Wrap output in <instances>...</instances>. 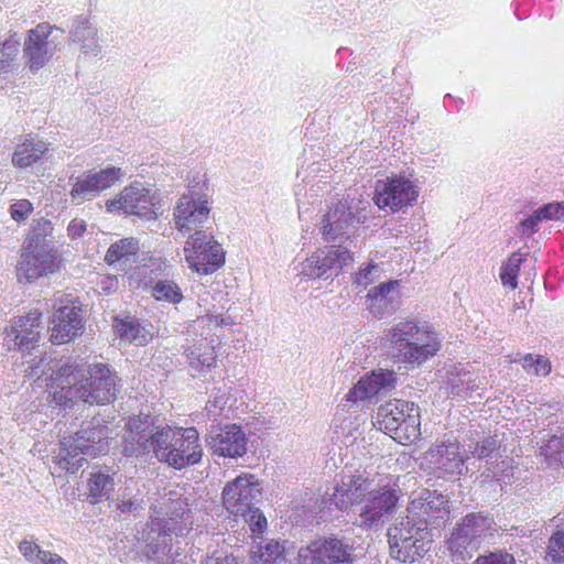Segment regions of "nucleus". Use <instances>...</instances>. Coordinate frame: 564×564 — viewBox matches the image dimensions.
I'll list each match as a JSON object with an SVG mask.
<instances>
[{"label":"nucleus","instance_id":"nucleus-1","mask_svg":"<svg viewBox=\"0 0 564 564\" xmlns=\"http://www.w3.org/2000/svg\"><path fill=\"white\" fill-rule=\"evenodd\" d=\"M400 497L401 490L392 476L364 468L345 475L323 503L328 510L339 511L350 506L355 523L362 529H373L389 520Z\"/></svg>","mask_w":564,"mask_h":564},{"label":"nucleus","instance_id":"nucleus-2","mask_svg":"<svg viewBox=\"0 0 564 564\" xmlns=\"http://www.w3.org/2000/svg\"><path fill=\"white\" fill-rule=\"evenodd\" d=\"M122 452L126 456L135 457L152 454L159 462L175 469L197 464L203 455L195 427L159 426L148 414L129 419Z\"/></svg>","mask_w":564,"mask_h":564},{"label":"nucleus","instance_id":"nucleus-3","mask_svg":"<svg viewBox=\"0 0 564 564\" xmlns=\"http://www.w3.org/2000/svg\"><path fill=\"white\" fill-rule=\"evenodd\" d=\"M44 359L30 365L25 372L29 377L41 378L52 370L51 402L63 408H70L77 400L93 404H108L116 400L121 384L117 373L104 364L84 365L65 362L57 370L41 369Z\"/></svg>","mask_w":564,"mask_h":564},{"label":"nucleus","instance_id":"nucleus-4","mask_svg":"<svg viewBox=\"0 0 564 564\" xmlns=\"http://www.w3.org/2000/svg\"><path fill=\"white\" fill-rule=\"evenodd\" d=\"M383 345L399 364L419 367L436 355L441 344L437 335L414 318H404L383 332Z\"/></svg>","mask_w":564,"mask_h":564},{"label":"nucleus","instance_id":"nucleus-5","mask_svg":"<svg viewBox=\"0 0 564 564\" xmlns=\"http://www.w3.org/2000/svg\"><path fill=\"white\" fill-rule=\"evenodd\" d=\"M261 497L262 488L252 474L237 476L221 492L224 508L234 517H241L254 538H260L267 529V519L257 507Z\"/></svg>","mask_w":564,"mask_h":564},{"label":"nucleus","instance_id":"nucleus-6","mask_svg":"<svg viewBox=\"0 0 564 564\" xmlns=\"http://www.w3.org/2000/svg\"><path fill=\"white\" fill-rule=\"evenodd\" d=\"M191 510L181 499L171 503L169 518L151 522L148 533L147 556L160 564H175L177 550L172 545V533L182 536L192 528Z\"/></svg>","mask_w":564,"mask_h":564},{"label":"nucleus","instance_id":"nucleus-7","mask_svg":"<svg viewBox=\"0 0 564 564\" xmlns=\"http://www.w3.org/2000/svg\"><path fill=\"white\" fill-rule=\"evenodd\" d=\"M496 522L482 511L470 512L462 517L446 539V550L453 562H465L473 557L482 542L495 535Z\"/></svg>","mask_w":564,"mask_h":564},{"label":"nucleus","instance_id":"nucleus-8","mask_svg":"<svg viewBox=\"0 0 564 564\" xmlns=\"http://www.w3.org/2000/svg\"><path fill=\"white\" fill-rule=\"evenodd\" d=\"M107 436V426L100 419L84 422L74 436L61 441L56 464L63 470L76 473L86 463L84 455L95 456L105 449L102 442Z\"/></svg>","mask_w":564,"mask_h":564},{"label":"nucleus","instance_id":"nucleus-9","mask_svg":"<svg viewBox=\"0 0 564 564\" xmlns=\"http://www.w3.org/2000/svg\"><path fill=\"white\" fill-rule=\"evenodd\" d=\"M164 199L161 191L142 181L126 185L118 195L106 202L109 213L135 216L144 220H156L162 213Z\"/></svg>","mask_w":564,"mask_h":564},{"label":"nucleus","instance_id":"nucleus-10","mask_svg":"<svg viewBox=\"0 0 564 564\" xmlns=\"http://www.w3.org/2000/svg\"><path fill=\"white\" fill-rule=\"evenodd\" d=\"M376 424L399 443H413L421 435L420 409L413 402L391 400L379 406Z\"/></svg>","mask_w":564,"mask_h":564},{"label":"nucleus","instance_id":"nucleus-11","mask_svg":"<svg viewBox=\"0 0 564 564\" xmlns=\"http://www.w3.org/2000/svg\"><path fill=\"white\" fill-rule=\"evenodd\" d=\"M369 202L355 199L334 203L322 219L321 234L325 241L343 243L354 237L369 216Z\"/></svg>","mask_w":564,"mask_h":564},{"label":"nucleus","instance_id":"nucleus-12","mask_svg":"<svg viewBox=\"0 0 564 564\" xmlns=\"http://www.w3.org/2000/svg\"><path fill=\"white\" fill-rule=\"evenodd\" d=\"M417 197L419 187L414 182L399 175L378 180L372 199L378 208L394 214L412 206Z\"/></svg>","mask_w":564,"mask_h":564},{"label":"nucleus","instance_id":"nucleus-13","mask_svg":"<svg viewBox=\"0 0 564 564\" xmlns=\"http://www.w3.org/2000/svg\"><path fill=\"white\" fill-rule=\"evenodd\" d=\"M210 205L206 194L189 188L178 198L174 212V226L180 234L186 236L195 228L202 227L209 218Z\"/></svg>","mask_w":564,"mask_h":564},{"label":"nucleus","instance_id":"nucleus-14","mask_svg":"<svg viewBox=\"0 0 564 564\" xmlns=\"http://www.w3.org/2000/svg\"><path fill=\"white\" fill-rule=\"evenodd\" d=\"M408 512L416 521L426 522L427 530L436 529L448 518V499L436 490L423 488L411 494Z\"/></svg>","mask_w":564,"mask_h":564},{"label":"nucleus","instance_id":"nucleus-15","mask_svg":"<svg viewBox=\"0 0 564 564\" xmlns=\"http://www.w3.org/2000/svg\"><path fill=\"white\" fill-rule=\"evenodd\" d=\"M533 205V202L528 203V212L517 214L516 235L525 242L545 231L549 223H564V200L550 202L536 208Z\"/></svg>","mask_w":564,"mask_h":564},{"label":"nucleus","instance_id":"nucleus-16","mask_svg":"<svg viewBox=\"0 0 564 564\" xmlns=\"http://www.w3.org/2000/svg\"><path fill=\"white\" fill-rule=\"evenodd\" d=\"M123 176L124 172L117 166H107L99 171H85L74 180L69 196L76 204L93 200L121 181Z\"/></svg>","mask_w":564,"mask_h":564},{"label":"nucleus","instance_id":"nucleus-17","mask_svg":"<svg viewBox=\"0 0 564 564\" xmlns=\"http://www.w3.org/2000/svg\"><path fill=\"white\" fill-rule=\"evenodd\" d=\"M354 546L345 540L326 538L299 551V564H351Z\"/></svg>","mask_w":564,"mask_h":564},{"label":"nucleus","instance_id":"nucleus-18","mask_svg":"<svg viewBox=\"0 0 564 564\" xmlns=\"http://www.w3.org/2000/svg\"><path fill=\"white\" fill-rule=\"evenodd\" d=\"M61 263L58 249H24L15 265L18 282L32 283L57 271Z\"/></svg>","mask_w":564,"mask_h":564},{"label":"nucleus","instance_id":"nucleus-19","mask_svg":"<svg viewBox=\"0 0 564 564\" xmlns=\"http://www.w3.org/2000/svg\"><path fill=\"white\" fill-rule=\"evenodd\" d=\"M420 465L437 478H446L462 474L464 459L457 442H441L424 453Z\"/></svg>","mask_w":564,"mask_h":564},{"label":"nucleus","instance_id":"nucleus-20","mask_svg":"<svg viewBox=\"0 0 564 564\" xmlns=\"http://www.w3.org/2000/svg\"><path fill=\"white\" fill-rule=\"evenodd\" d=\"M52 31L53 26L48 23H40L28 33L23 54L32 73L44 67L55 54L56 44L48 40Z\"/></svg>","mask_w":564,"mask_h":564},{"label":"nucleus","instance_id":"nucleus-21","mask_svg":"<svg viewBox=\"0 0 564 564\" xmlns=\"http://www.w3.org/2000/svg\"><path fill=\"white\" fill-rule=\"evenodd\" d=\"M80 308L75 305H62L55 308L51 319L50 340L61 345L73 340L84 327Z\"/></svg>","mask_w":564,"mask_h":564},{"label":"nucleus","instance_id":"nucleus-22","mask_svg":"<svg viewBox=\"0 0 564 564\" xmlns=\"http://www.w3.org/2000/svg\"><path fill=\"white\" fill-rule=\"evenodd\" d=\"M207 442L213 453L218 456L237 458L247 453L246 434L236 424L212 431Z\"/></svg>","mask_w":564,"mask_h":564},{"label":"nucleus","instance_id":"nucleus-23","mask_svg":"<svg viewBox=\"0 0 564 564\" xmlns=\"http://www.w3.org/2000/svg\"><path fill=\"white\" fill-rule=\"evenodd\" d=\"M399 281L390 280L371 288L366 295V306L377 318L393 314L400 306Z\"/></svg>","mask_w":564,"mask_h":564},{"label":"nucleus","instance_id":"nucleus-24","mask_svg":"<svg viewBox=\"0 0 564 564\" xmlns=\"http://www.w3.org/2000/svg\"><path fill=\"white\" fill-rule=\"evenodd\" d=\"M397 377L392 370L378 369L362 377L347 394V401L357 402L375 397L376 394L392 390Z\"/></svg>","mask_w":564,"mask_h":564},{"label":"nucleus","instance_id":"nucleus-25","mask_svg":"<svg viewBox=\"0 0 564 564\" xmlns=\"http://www.w3.org/2000/svg\"><path fill=\"white\" fill-rule=\"evenodd\" d=\"M397 377L392 370L378 369L362 377L347 394V401L357 402L375 397L376 394L392 390Z\"/></svg>","mask_w":564,"mask_h":564},{"label":"nucleus","instance_id":"nucleus-26","mask_svg":"<svg viewBox=\"0 0 564 564\" xmlns=\"http://www.w3.org/2000/svg\"><path fill=\"white\" fill-rule=\"evenodd\" d=\"M348 260H350L348 249H316L302 263V273L312 279L322 278L328 270L341 269Z\"/></svg>","mask_w":564,"mask_h":564},{"label":"nucleus","instance_id":"nucleus-27","mask_svg":"<svg viewBox=\"0 0 564 564\" xmlns=\"http://www.w3.org/2000/svg\"><path fill=\"white\" fill-rule=\"evenodd\" d=\"M41 315L39 310L31 311L26 316H21L7 329V336L21 351L35 347L41 334Z\"/></svg>","mask_w":564,"mask_h":564},{"label":"nucleus","instance_id":"nucleus-28","mask_svg":"<svg viewBox=\"0 0 564 564\" xmlns=\"http://www.w3.org/2000/svg\"><path fill=\"white\" fill-rule=\"evenodd\" d=\"M50 152V144L32 134L17 145L12 154V164L19 169H26L42 162Z\"/></svg>","mask_w":564,"mask_h":564},{"label":"nucleus","instance_id":"nucleus-29","mask_svg":"<svg viewBox=\"0 0 564 564\" xmlns=\"http://www.w3.org/2000/svg\"><path fill=\"white\" fill-rule=\"evenodd\" d=\"M394 532V546L390 549V555L392 558L402 563H413L419 558H422L431 549L432 535L431 536H419L414 540H401L402 534L398 536L399 532Z\"/></svg>","mask_w":564,"mask_h":564},{"label":"nucleus","instance_id":"nucleus-30","mask_svg":"<svg viewBox=\"0 0 564 564\" xmlns=\"http://www.w3.org/2000/svg\"><path fill=\"white\" fill-rule=\"evenodd\" d=\"M185 260L191 269L207 275L218 270L225 263L223 249H184Z\"/></svg>","mask_w":564,"mask_h":564},{"label":"nucleus","instance_id":"nucleus-31","mask_svg":"<svg viewBox=\"0 0 564 564\" xmlns=\"http://www.w3.org/2000/svg\"><path fill=\"white\" fill-rule=\"evenodd\" d=\"M447 383L453 394L464 399H474V393L481 398L480 390L485 389L482 381L474 372L458 367L449 371Z\"/></svg>","mask_w":564,"mask_h":564},{"label":"nucleus","instance_id":"nucleus-32","mask_svg":"<svg viewBox=\"0 0 564 564\" xmlns=\"http://www.w3.org/2000/svg\"><path fill=\"white\" fill-rule=\"evenodd\" d=\"M397 531L402 534V539L404 541L406 540H414V538L419 536H431V533L426 529V522L424 521H416L415 519L411 518L409 514L406 517H402L395 520V522L388 529L387 535H388V542H389V549L394 546L395 538L394 532ZM400 534H398L399 536Z\"/></svg>","mask_w":564,"mask_h":564},{"label":"nucleus","instance_id":"nucleus-33","mask_svg":"<svg viewBox=\"0 0 564 564\" xmlns=\"http://www.w3.org/2000/svg\"><path fill=\"white\" fill-rule=\"evenodd\" d=\"M216 358L214 346L207 341L194 345L187 352L189 368L198 373H205L214 368Z\"/></svg>","mask_w":564,"mask_h":564},{"label":"nucleus","instance_id":"nucleus-34","mask_svg":"<svg viewBox=\"0 0 564 564\" xmlns=\"http://www.w3.org/2000/svg\"><path fill=\"white\" fill-rule=\"evenodd\" d=\"M285 543H280L275 540L267 541L264 544L260 543L257 550H251V557L262 564H290L288 557L289 552L285 549Z\"/></svg>","mask_w":564,"mask_h":564},{"label":"nucleus","instance_id":"nucleus-35","mask_svg":"<svg viewBox=\"0 0 564 564\" xmlns=\"http://www.w3.org/2000/svg\"><path fill=\"white\" fill-rule=\"evenodd\" d=\"M117 473H109V470L98 469L90 474L87 482L89 498L93 502H98L101 499H109L110 492L115 489Z\"/></svg>","mask_w":564,"mask_h":564},{"label":"nucleus","instance_id":"nucleus-36","mask_svg":"<svg viewBox=\"0 0 564 564\" xmlns=\"http://www.w3.org/2000/svg\"><path fill=\"white\" fill-rule=\"evenodd\" d=\"M113 328L118 337L126 343H133L138 346L148 343V332L133 318H116Z\"/></svg>","mask_w":564,"mask_h":564},{"label":"nucleus","instance_id":"nucleus-37","mask_svg":"<svg viewBox=\"0 0 564 564\" xmlns=\"http://www.w3.org/2000/svg\"><path fill=\"white\" fill-rule=\"evenodd\" d=\"M539 456L543 457L549 467H557L564 464V433L552 436L540 447Z\"/></svg>","mask_w":564,"mask_h":564},{"label":"nucleus","instance_id":"nucleus-38","mask_svg":"<svg viewBox=\"0 0 564 564\" xmlns=\"http://www.w3.org/2000/svg\"><path fill=\"white\" fill-rule=\"evenodd\" d=\"M53 224L45 218L34 219L28 236L25 247H51Z\"/></svg>","mask_w":564,"mask_h":564},{"label":"nucleus","instance_id":"nucleus-39","mask_svg":"<svg viewBox=\"0 0 564 564\" xmlns=\"http://www.w3.org/2000/svg\"><path fill=\"white\" fill-rule=\"evenodd\" d=\"M20 45L21 40L17 33L0 44V74L12 69Z\"/></svg>","mask_w":564,"mask_h":564},{"label":"nucleus","instance_id":"nucleus-40","mask_svg":"<svg viewBox=\"0 0 564 564\" xmlns=\"http://www.w3.org/2000/svg\"><path fill=\"white\" fill-rule=\"evenodd\" d=\"M523 259V254L517 251L513 252L509 257V259L501 265L500 280L505 286L510 288L511 290H514L517 288L518 273Z\"/></svg>","mask_w":564,"mask_h":564},{"label":"nucleus","instance_id":"nucleus-41","mask_svg":"<svg viewBox=\"0 0 564 564\" xmlns=\"http://www.w3.org/2000/svg\"><path fill=\"white\" fill-rule=\"evenodd\" d=\"M319 162H312L306 167L304 165L301 166V169L297 171V178L302 180V183H297L294 186V194L297 198V202L301 203V199L307 196V189L306 187L310 185L311 192H314V182H315V173L318 172L319 169Z\"/></svg>","mask_w":564,"mask_h":564},{"label":"nucleus","instance_id":"nucleus-42","mask_svg":"<svg viewBox=\"0 0 564 564\" xmlns=\"http://www.w3.org/2000/svg\"><path fill=\"white\" fill-rule=\"evenodd\" d=\"M97 28L90 22V17L79 14L73 18L69 28V41L77 43L89 35H96Z\"/></svg>","mask_w":564,"mask_h":564},{"label":"nucleus","instance_id":"nucleus-43","mask_svg":"<svg viewBox=\"0 0 564 564\" xmlns=\"http://www.w3.org/2000/svg\"><path fill=\"white\" fill-rule=\"evenodd\" d=\"M467 446L473 456L484 459L491 457V455L499 448L500 441L496 435L482 436L471 441Z\"/></svg>","mask_w":564,"mask_h":564},{"label":"nucleus","instance_id":"nucleus-44","mask_svg":"<svg viewBox=\"0 0 564 564\" xmlns=\"http://www.w3.org/2000/svg\"><path fill=\"white\" fill-rule=\"evenodd\" d=\"M153 296L158 301H167L171 303H180L183 299L178 285L167 280L156 282L153 288Z\"/></svg>","mask_w":564,"mask_h":564},{"label":"nucleus","instance_id":"nucleus-45","mask_svg":"<svg viewBox=\"0 0 564 564\" xmlns=\"http://www.w3.org/2000/svg\"><path fill=\"white\" fill-rule=\"evenodd\" d=\"M545 558L552 564L564 563V530H558L550 536Z\"/></svg>","mask_w":564,"mask_h":564},{"label":"nucleus","instance_id":"nucleus-46","mask_svg":"<svg viewBox=\"0 0 564 564\" xmlns=\"http://www.w3.org/2000/svg\"><path fill=\"white\" fill-rule=\"evenodd\" d=\"M185 247H221L213 235V231L207 229L195 228L191 234H187Z\"/></svg>","mask_w":564,"mask_h":564},{"label":"nucleus","instance_id":"nucleus-47","mask_svg":"<svg viewBox=\"0 0 564 564\" xmlns=\"http://www.w3.org/2000/svg\"><path fill=\"white\" fill-rule=\"evenodd\" d=\"M523 368L528 373L535 376H547L551 372V362L543 356L525 355L522 361Z\"/></svg>","mask_w":564,"mask_h":564},{"label":"nucleus","instance_id":"nucleus-48","mask_svg":"<svg viewBox=\"0 0 564 564\" xmlns=\"http://www.w3.org/2000/svg\"><path fill=\"white\" fill-rule=\"evenodd\" d=\"M336 67L345 73H352L358 68V61L352 50L340 46L335 53Z\"/></svg>","mask_w":564,"mask_h":564},{"label":"nucleus","instance_id":"nucleus-49","mask_svg":"<svg viewBox=\"0 0 564 564\" xmlns=\"http://www.w3.org/2000/svg\"><path fill=\"white\" fill-rule=\"evenodd\" d=\"M473 564H517V562L512 554L499 550L479 555Z\"/></svg>","mask_w":564,"mask_h":564},{"label":"nucleus","instance_id":"nucleus-50","mask_svg":"<svg viewBox=\"0 0 564 564\" xmlns=\"http://www.w3.org/2000/svg\"><path fill=\"white\" fill-rule=\"evenodd\" d=\"M380 276V268L372 261L361 268L355 275L354 282L360 286H367Z\"/></svg>","mask_w":564,"mask_h":564},{"label":"nucleus","instance_id":"nucleus-51","mask_svg":"<svg viewBox=\"0 0 564 564\" xmlns=\"http://www.w3.org/2000/svg\"><path fill=\"white\" fill-rule=\"evenodd\" d=\"M33 212V206L28 199H20L10 207L11 218L18 223L25 220Z\"/></svg>","mask_w":564,"mask_h":564},{"label":"nucleus","instance_id":"nucleus-52","mask_svg":"<svg viewBox=\"0 0 564 564\" xmlns=\"http://www.w3.org/2000/svg\"><path fill=\"white\" fill-rule=\"evenodd\" d=\"M77 44L80 45V51L86 56L96 57L102 51V46L99 43L98 32H96V35H89L88 37L83 39L82 41L77 42Z\"/></svg>","mask_w":564,"mask_h":564},{"label":"nucleus","instance_id":"nucleus-53","mask_svg":"<svg viewBox=\"0 0 564 564\" xmlns=\"http://www.w3.org/2000/svg\"><path fill=\"white\" fill-rule=\"evenodd\" d=\"M18 549L29 563H35L37 557V551H40V546L34 541L23 539L19 543Z\"/></svg>","mask_w":564,"mask_h":564},{"label":"nucleus","instance_id":"nucleus-54","mask_svg":"<svg viewBox=\"0 0 564 564\" xmlns=\"http://www.w3.org/2000/svg\"><path fill=\"white\" fill-rule=\"evenodd\" d=\"M143 499L134 498V499H116L115 508L121 513H133L140 509H142Z\"/></svg>","mask_w":564,"mask_h":564},{"label":"nucleus","instance_id":"nucleus-55","mask_svg":"<svg viewBox=\"0 0 564 564\" xmlns=\"http://www.w3.org/2000/svg\"><path fill=\"white\" fill-rule=\"evenodd\" d=\"M465 105V100L452 94H445L443 97V107L449 115L459 112Z\"/></svg>","mask_w":564,"mask_h":564},{"label":"nucleus","instance_id":"nucleus-56","mask_svg":"<svg viewBox=\"0 0 564 564\" xmlns=\"http://www.w3.org/2000/svg\"><path fill=\"white\" fill-rule=\"evenodd\" d=\"M514 15L518 20H524L530 17L534 6V0H516L513 3Z\"/></svg>","mask_w":564,"mask_h":564},{"label":"nucleus","instance_id":"nucleus-57","mask_svg":"<svg viewBox=\"0 0 564 564\" xmlns=\"http://www.w3.org/2000/svg\"><path fill=\"white\" fill-rule=\"evenodd\" d=\"M34 564H68L66 560H64L57 553H53L50 551L42 550L37 551V557Z\"/></svg>","mask_w":564,"mask_h":564},{"label":"nucleus","instance_id":"nucleus-58","mask_svg":"<svg viewBox=\"0 0 564 564\" xmlns=\"http://www.w3.org/2000/svg\"><path fill=\"white\" fill-rule=\"evenodd\" d=\"M141 498L139 495V489L137 488V481L130 478L126 481L124 487L120 489L119 496L117 499H134Z\"/></svg>","mask_w":564,"mask_h":564},{"label":"nucleus","instance_id":"nucleus-59","mask_svg":"<svg viewBox=\"0 0 564 564\" xmlns=\"http://www.w3.org/2000/svg\"><path fill=\"white\" fill-rule=\"evenodd\" d=\"M200 564H241V562L234 555L213 554L207 556Z\"/></svg>","mask_w":564,"mask_h":564},{"label":"nucleus","instance_id":"nucleus-60","mask_svg":"<svg viewBox=\"0 0 564 564\" xmlns=\"http://www.w3.org/2000/svg\"><path fill=\"white\" fill-rule=\"evenodd\" d=\"M137 252L131 249L122 250L121 265L120 271L128 272L131 270L137 263Z\"/></svg>","mask_w":564,"mask_h":564},{"label":"nucleus","instance_id":"nucleus-61","mask_svg":"<svg viewBox=\"0 0 564 564\" xmlns=\"http://www.w3.org/2000/svg\"><path fill=\"white\" fill-rule=\"evenodd\" d=\"M86 231V223L83 219H73L67 226V234L70 238H79Z\"/></svg>","mask_w":564,"mask_h":564},{"label":"nucleus","instance_id":"nucleus-62","mask_svg":"<svg viewBox=\"0 0 564 564\" xmlns=\"http://www.w3.org/2000/svg\"><path fill=\"white\" fill-rule=\"evenodd\" d=\"M227 399L225 394L216 395L213 399H209L206 403L205 410L208 415L217 414L218 410H221L226 405Z\"/></svg>","mask_w":564,"mask_h":564},{"label":"nucleus","instance_id":"nucleus-63","mask_svg":"<svg viewBox=\"0 0 564 564\" xmlns=\"http://www.w3.org/2000/svg\"><path fill=\"white\" fill-rule=\"evenodd\" d=\"M123 249H108L105 256V260L108 264L115 265L120 271L121 258Z\"/></svg>","mask_w":564,"mask_h":564},{"label":"nucleus","instance_id":"nucleus-64","mask_svg":"<svg viewBox=\"0 0 564 564\" xmlns=\"http://www.w3.org/2000/svg\"><path fill=\"white\" fill-rule=\"evenodd\" d=\"M138 245V241L134 239V238H124V239H120L118 241H115L110 245V247H127V248H130V247H137Z\"/></svg>","mask_w":564,"mask_h":564}]
</instances>
